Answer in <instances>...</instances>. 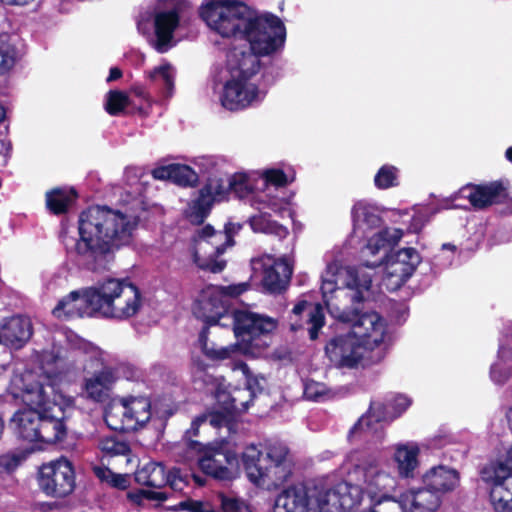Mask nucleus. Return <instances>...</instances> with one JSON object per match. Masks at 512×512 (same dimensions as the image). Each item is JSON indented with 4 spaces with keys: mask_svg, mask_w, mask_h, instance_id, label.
Returning a JSON list of instances; mask_svg holds the SVG:
<instances>
[{
    "mask_svg": "<svg viewBox=\"0 0 512 512\" xmlns=\"http://www.w3.org/2000/svg\"><path fill=\"white\" fill-rule=\"evenodd\" d=\"M5 117V109L0 105V121H2Z\"/></svg>",
    "mask_w": 512,
    "mask_h": 512,
    "instance_id": "nucleus-57",
    "label": "nucleus"
},
{
    "mask_svg": "<svg viewBox=\"0 0 512 512\" xmlns=\"http://www.w3.org/2000/svg\"><path fill=\"white\" fill-rule=\"evenodd\" d=\"M420 262L421 257L414 248L390 252L382 262V286L388 291H396L411 277Z\"/></svg>",
    "mask_w": 512,
    "mask_h": 512,
    "instance_id": "nucleus-17",
    "label": "nucleus"
},
{
    "mask_svg": "<svg viewBox=\"0 0 512 512\" xmlns=\"http://www.w3.org/2000/svg\"><path fill=\"white\" fill-rule=\"evenodd\" d=\"M344 481L332 484L316 480L283 490L275 500L274 512H350L361 503V488L340 465Z\"/></svg>",
    "mask_w": 512,
    "mask_h": 512,
    "instance_id": "nucleus-6",
    "label": "nucleus"
},
{
    "mask_svg": "<svg viewBox=\"0 0 512 512\" xmlns=\"http://www.w3.org/2000/svg\"><path fill=\"white\" fill-rule=\"evenodd\" d=\"M151 416V403L147 397L130 396L107 407L105 422L112 430L135 431L144 427Z\"/></svg>",
    "mask_w": 512,
    "mask_h": 512,
    "instance_id": "nucleus-13",
    "label": "nucleus"
},
{
    "mask_svg": "<svg viewBox=\"0 0 512 512\" xmlns=\"http://www.w3.org/2000/svg\"><path fill=\"white\" fill-rule=\"evenodd\" d=\"M41 412L42 409L37 406H29L28 409L15 413L12 418V425L18 437L29 442L37 440V429L41 420Z\"/></svg>",
    "mask_w": 512,
    "mask_h": 512,
    "instance_id": "nucleus-29",
    "label": "nucleus"
},
{
    "mask_svg": "<svg viewBox=\"0 0 512 512\" xmlns=\"http://www.w3.org/2000/svg\"><path fill=\"white\" fill-rule=\"evenodd\" d=\"M148 79L155 85L164 99L174 94L176 70L168 62H163L147 73Z\"/></svg>",
    "mask_w": 512,
    "mask_h": 512,
    "instance_id": "nucleus-34",
    "label": "nucleus"
},
{
    "mask_svg": "<svg viewBox=\"0 0 512 512\" xmlns=\"http://www.w3.org/2000/svg\"><path fill=\"white\" fill-rule=\"evenodd\" d=\"M242 463L248 479L265 490L277 489L292 473L289 450L279 442L269 443L263 451L254 445L246 447Z\"/></svg>",
    "mask_w": 512,
    "mask_h": 512,
    "instance_id": "nucleus-9",
    "label": "nucleus"
},
{
    "mask_svg": "<svg viewBox=\"0 0 512 512\" xmlns=\"http://www.w3.org/2000/svg\"><path fill=\"white\" fill-rule=\"evenodd\" d=\"M241 226L239 224H229L225 231H215L211 226L199 228L194 237L192 245V254L195 264L214 273L221 272L226 262L219 259L226 247L232 246V233L237 232Z\"/></svg>",
    "mask_w": 512,
    "mask_h": 512,
    "instance_id": "nucleus-12",
    "label": "nucleus"
},
{
    "mask_svg": "<svg viewBox=\"0 0 512 512\" xmlns=\"http://www.w3.org/2000/svg\"><path fill=\"white\" fill-rule=\"evenodd\" d=\"M200 16L220 36L246 42L227 54L230 79L220 97L222 106L237 111L260 103L266 95L260 58L273 56L283 48L286 29L281 19L235 0H205Z\"/></svg>",
    "mask_w": 512,
    "mask_h": 512,
    "instance_id": "nucleus-1",
    "label": "nucleus"
},
{
    "mask_svg": "<svg viewBox=\"0 0 512 512\" xmlns=\"http://www.w3.org/2000/svg\"><path fill=\"white\" fill-rule=\"evenodd\" d=\"M186 445L190 454L197 455L199 467L205 474L220 480H230L235 476L237 456L225 450L222 445H203L193 440H189Z\"/></svg>",
    "mask_w": 512,
    "mask_h": 512,
    "instance_id": "nucleus-15",
    "label": "nucleus"
},
{
    "mask_svg": "<svg viewBox=\"0 0 512 512\" xmlns=\"http://www.w3.org/2000/svg\"><path fill=\"white\" fill-rule=\"evenodd\" d=\"M76 197L73 189L58 188L46 194V205L54 214H60L67 210Z\"/></svg>",
    "mask_w": 512,
    "mask_h": 512,
    "instance_id": "nucleus-37",
    "label": "nucleus"
},
{
    "mask_svg": "<svg viewBox=\"0 0 512 512\" xmlns=\"http://www.w3.org/2000/svg\"><path fill=\"white\" fill-rule=\"evenodd\" d=\"M447 258H448V262H449V264H450V263H451V261H452V257H447Z\"/></svg>",
    "mask_w": 512,
    "mask_h": 512,
    "instance_id": "nucleus-60",
    "label": "nucleus"
},
{
    "mask_svg": "<svg viewBox=\"0 0 512 512\" xmlns=\"http://www.w3.org/2000/svg\"><path fill=\"white\" fill-rule=\"evenodd\" d=\"M249 288L246 282L229 286L210 285L204 288L194 307V313L209 325L232 326L238 343L217 347L209 343L208 330L204 328L198 337L202 352L210 359L224 360L237 351L252 357L260 356L270 345L269 334L277 327V320L247 309L229 311L227 297L241 295Z\"/></svg>",
    "mask_w": 512,
    "mask_h": 512,
    "instance_id": "nucleus-2",
    "label": "nucleus"
},
{
    "mask_svg": "<svg viewBox=\"0 0 512 512\" xmlns=\"http://www.w3.org/2000/svg\"><path fill=\"white\" fill-rule=\"evenodd\" d=\"M37 483L46 496L67 497L76 486L72 463L67 458L60 457L42 464L37 472Z\"/></svg>",
    "mask_w": 512,
    "mask_h": 512,
    "instance_id": "nucleus-16",
    "label": "nucleus"
},
{
    "mask_svg": "<svg viewBox=\"0 0 512 512\" xmlns=\"http://www.w3.org/2000/svg\"><path fill=\"white\" fill-rule=\"evenodd\" d=\"M180 5L174 0H165L159 3L154 17L156 39L154 48L159 53H165L175 44L173 33L179 25Z\"/></svg>",
    "mask_w": 512,
    "mask_h": 512,
    "instance_id": "nucleus-20",
    "label": "nucleus"
},
{
    "mask_svg": "<svg viewBox=\"0 0 512 512\" xmlns=\"http://www.w3.org/2000/svg\"><path fill=\"white\" fill-rule=\"evenodd\" d=\"M398 169L393 165H383L374 177L378 189H388L398 185Z\"/></svg>",
    "mask_w": 512,
    "mask_h": 512,
    "instance_id": "nucleus-40",
    "label": "nucleus"
},
{
    "mask_svg": "<svg viewBox=\"0 0 512 512\" xmlns=\"http://www.w3.org/2000/svg\"><path fill=\"white\" fill-rule=\"evenodd\" d=\"M36 0H0V2L8 5H17V6H25L29 5Z\"/></svg>",
    "mask_w": 512,
    "mask_h": 512,
    "instance_id": "nucleus-52",
    "label": "nucleus"
},
{
    "mask_svg": "<svg viewBox=\"0 0 512 512\" xmlns=\"http://www.w3.org/2000/svg\"><path fill=\"white\" fill-rule=\"evenodd\" d=\"M92 292H95V285L81 291H72L58 301L52 310L53 316L60 320H70L97 315L92 304Z\"/></svg>",
    "mask_w": 512,
    "mask_h": 512,
    "instance_id": "nucleus-23",
    "label": "nucleus"
},
{
    "mask_svg": "<svg viewBox=\"0 0 512 512\" xmlns=\"http://www.w3.org/2000/svg\"><path fill=\"white\" fill-rule=\"evenodd\" d=\"M412 403V400L403 394H398L389 403L391 412L386 411V407L380 402H373L368 413L362 416L358 422L351 428L348 437L353 438L360 431H369L373 429V423L392 420L406 411Z\"/></svg>",
    "mask_w": 512,
    "mask_h": 512,
    "instance_id": "nucleus-22",
    "label": "nucleus"
},
{
    "mask_svg": "<svg viewBox=\"0 0 512 512\" xmlns=\"http://www.w3.org/2000/svg\"><path fill=\"white\" fill-rule=\"evenodd\" d=\"M13 384L19 389L17 396L21 397L24 404L42 409L35 442L54 444L61 440L65 435V426L61 420L63 411L56 403L54 385L34 381L32 372L15 376Z\"/></svg>",
    "mask_w": 512,
    "mask_h": 512,
    "instance_id": "nucleus-8",
    "label": "nucleus"
},
{
    "mask_svg": "<svg viewBox=\"0 0 512 512\" xmlns=\"http://www.w3.org/2000/svg\"><path fill=\"white\" fill-rule=\"evenodd\" d=\"M294 178L292 172L270 168L260 172H237L228 181L230 191L239 199L247 201L254 209H269L281 216L290 210L293 194L287 190V186Z\"/></svg>",
    "mask_w": 512,
    "mask_h": 512,
    "instance_id": "nucleus-7",
    "label": "nucleus"
},
{
    "mask_svg": "<svg viewBox=\"0 0 512 512\" xmlns=\"http://www.w3.org/2000/svg\"><path fill=\"white\" fill-rule=\"evenodd\" d=\"M237 368L246 380V388L243 389L247 390L249 398H253L258 392L263 390L266 384L263 376L254 375L245 363H240Z\"/></svg>",
    "mask_w": 512,
    "mask_h": 512,
    "instance_id": "nucleus-41",
    "label": "nucleus"
},
{
    "mask_svg": "<svg viewBox=\"0 0 512 512\" xmlns=\"http://www.w3.org/2000/svg\"><path fill=\"white\" fill-rule=\"evenodd\" d=\"M368 268L343 266L339 261L329 263L321 276V292L330 314L349 324L353 335L374 353L370 359L380 361L386 353V321L377 312L360 313L353 308L369 295L372 273Z\"/></svg>",
    "mask_w": 512,
    "mask_h": 512,
    "instance_id": "nucleus-3",
    "label": "nucleus"
},
{
    "mask_svg": "<svg viewBox=\"0 0 512 512\" xmlns=\"http://www.w3.org/2000/svg\"><path fill=\"white\" fill-rule=\"evenodd\" d=\"M22 457L15 454L0 456V474L13 472L21 463Z\"/></svg>",
    "mask_w": 512,
    "mask_h": 512,
    "instance_id": "nucleus-45",
    "label": "nucleus"
},
{
    "mask_svg": "<svg viewBox=\"0 0 512 512\" xmlns=\"http://www.w3.org/2000/svg\"><path fill=\"white\" fill-rule=\"evenodd\" d=\"M343 469L373 502L369 512H436L440 495L428 488L411 489L398 498L393 493L398 478L389 471V463L365 451L353 450L346 454Z\"/></svg>",
    "mask_w": 512,
    "mask_h": 512,
    "instance_id": "nucleus-4",
    "label": "nucleus"
},
{
    "mask_svg": "<svg viewBox=\"0 0 512 512\" xmlns=\"http://www.w3.org/2000/svg\"><path fill=\"white\" fill-rule=\"evenodd\" d=\"M326 386L314 380H307L304 384V396L313 401H318L326 394Z\"/></svg>",
    "mask_w": 512,
    "mask_h": 512,
    "instance_id": "nucleus-43",
    "label": "nucleus"
},
{
    "mask_svg": "<svg viewBox=\"0 0 512 512\" xmlns=\"http://www.w3.org/2000/svg\"><path fill=\"white\" fill-rule=\"evenodd\" d=\"M512 375V327L501 339L497 361L491 367V378L501 384Z\"/></svg>",
    "mask_w": 512,
    "mask_h": 512,
    "instance_id": "nucleus-30",
    "label": "nucleus"
},
{
    "mask_svg": "<svg viewBox=\"0 0 512 512\" xmlns=\"http://www.w3.org/2000/svg\"><path fill=\"white\" fill-rule=\"evenodd\" d=\"M426 488L440 494L453 491L459 485V473L448 466L438 465L428 469L423 477Z\"/></svg>",
    "mask_w": 512,
    "mask_h": 512,
    "instance_id": "nucleus-28",
    "label": "nucleus"
},
{
    "mask_svg": "<svg viewBox=\"0 0 512 512\" xmlns=\"http://www.w3.org/2000/svg\"><path fill=\"white\" fill-rule=\"evenodd\" d=\"M507 212L512 214V201L509 204V209H508Z\"/></svg>",
    "mask_w": 512,
    "mask_h": 512,
    "instance_id": "nucleus-59",
    "label": "nucleus"
},
{
    "mask_svg": "<svg viewBox=\"0 0 512 512\" xmlns=\"http://www.w3.org/2000/svg\"><path fill=\"white\" fill-rule=\"evenodd\" d=\"M4 148H5V143L0 140V153L3 151Z\"/></svg>",
    "mask_w": 512,
    "mask_h": 512,
    "instance_id": "nucleus-58",
    "label": "nucleus"
},
{
    "mask_svg": "<svg viewBox=\"0 0 512 512\" xmlns=\"http://www.w3.org/2000/svg\"><path fill=\"white\" fill-rule=\"evenodd\" d=\"M117 378L118 375L113 368L104 367L100 372L85 380L84 390L87 397L101 401Z\"/></svg>",
    "mask_w": 512,
    "mask_h": 512,
    "instance_id": "nucleus-32",
    "label": "nucleus"
},
{
    "mask_svg": "<svg viewBox=\"0 0 512 512\" xmlns=\"http://www.w3.org/2000/svg\"><path fill=\"white\" fill-rule=\"evenodd\" d=\"M266 210L267 209L258 210L259 214H255L249 218L251 229L256 233L275 235L280 239L285 238L288 235L287 228L272 220Z\"/></svg>",
    "mask_w": 512,
    "mask_h": 512,
    "instance_id": "nucleus-36",
    "label": "nucleus"
},
{
    "mask_svg": "<svg viewBox=\"0 0 512 512\" xmlns=\"http://www.w3.org/2000/svg\"><path fill=\"white\" fill-rule=\"evenodd\" d=\"M424 222L422 220V216L421 215H417L413 218V222H412V225H411V229L414 231V232H418L421 230L422 226H423Z\"/></svg>",
    "mask_w": 512,
    "mask_h": 512,
    "instance_id": "nucleus-53",
    "label": "nucleus"
},
{
    "mask_svg": "<svg viewBox=\"0 0 512 512\" xmlns=\"http://www.w3.org/2000/svg\"><path fill=\"white\" fill-rule=\"evenodd\" d=\"M67 357L66 349L61 346L53 345L51 350L37 351L35 361L40 365V369L48 380L57 377L64 367V358Z\"/></svg>",
    "mask_w": 512,
    "mask_h": 512,
    "instance_id": "nucleus-33",
    "label": "nucleus"
},
{
    "mask_svg": "<svg viewBox=\"0 0 512 512\" xmlns=\"http://www.w3.org/2000/svg\"><path fill=\"white\" fill-rule=\"evenodd\" d=\"M392 460L400 478H412L419 467L421 447L417 442H399L391 446Z\"/></svg>",
    "mask_w": 512,
    "mask_h": 512,
    "instance_id": "nucleus-26",
    "label": "nucleus"
},
{
    "mask_svg": "<svg viewBox=\"0 0 512 512\" xmlns=\"http://www.w3.org/2000/svg\"><path fill=\"white\" fill-rule=\"evenodd\" d=\"M253 274H261L262 285L269 292L281 291L292 275V268L286 259H275L265 254L251 260Z\"/></svg>",
    "mask_w": 512,
    "mask_h": 512,
    "instance_id": "nucleus-19",
    "label": "nucleus"
},
{
    "mask_svg": "<svg viewBox=\"0 0 512 512\" xmlns=\"http://www.w3.org/2000/svg\"><path fill=\"white\" fill-rule=\"evenodd\" d=\"M221 162L222 160L215 156H203L197 159L196 165L199 166L203 172L209 173L215 170Z\"/></svg>",
    "mask_w": 512,
    "mask_h": 512,
    "instance_id": "nucleus-47",
    "label": "nucleus"
},
{
    "mask_svg": "<svg viewBox=\"0 0 512 512\" xmlns=\"http://www.w3.org/2000/svg\"><path fill=\"white\" fill-rule=\"evenodd\" d=\"M174 510H186L189 512H216L209 503L191 499L180 502L175 506Z\"/></svg>",
    "mask_w": 512,
    "mask_h": 512,
    "instance_id": "nucleus-44",
    "label": "nucleus"
},
{
    "mask_svg": "<svg viewBox=\"0 0 512 512\" xmlns=\"http://www.w3.org/2000/svg\"><path fill=\"white\" fill-rule=\"evenodd\" d=\"M353 236L367 238L366 250L371 255H376L381 250L396 245L402 238L403 232L398 228H379L381 218L376 207L365 202H358L352 209Z\"/></svg>",
    "mask_w": 512,
    "mask_h": 512,
    "instance_id": "nucleus-11",
    "label": "nucleus"
},
{
    "mask_svg": "<svg viewBox=\"0 0 512 512\" xmlns=\"http://www.w3.org/2000/svg\"><path fill=\"white\" fill-rule=\"evenodd\" d=\"M451 252L452 255L455 254L456 252V246L453 245V244H450V243H445L442 245V252L445 253V252Z\"/></svg>",
    "mask_w": 512,
    "mask_h": 512,
    "instance_id": "nucleus-55",
    "label": "nucleus"
},
{
    "mask_svg": "<svg viewBox=\"0 0 512 512\" xmlns=\"http://www.w3.org/2000/svg\"><path fill=\"white\" fill-rule=\"evenodd\" d=\"M13 64L12 57L0 49V73L10 68Z\"/></svg>",
    "mask_w": 512,
    "mask_h": 512,
    "instance_id": "nucleus-51",
    "label": "nucleus"
},
{
    "mask_svg": "<svg viewBox=\"0 0 512 512\" xmlns=\"http://www.w3.org/2000/svg\"><path fill=\"white\" fill-rule=\"evenodd\" d=\"M230 192L229 181L219 177H210L199 191V196L187 210V217L191 222L200 223L207 216L215 202L223 201Z\"/></svg>",
    "mask_w": 512,
    "mask_h": 512,
    "instance_id": "nucleus-21",
    "label": "nucleus"
},
{
    "mask_svg": "<svg viewBox=\"0 0 512 512\" xmlns=\"http://www.w3.org/2000/svg\"><path fill=\"white\" fill-rule=\"evenodd\" d=\"M32 336V323L27 317L15 316L0 322V343L7 347L19 349Z\"/></svg>",
    "mask_w": 512,
    "mask_h": 512,
    "instance_id": "nucleus-25",
    "label": "nucleus"
},
{
    "mask_svg": "<svg viewBox=\"0 0 512 512\" xmlns=\"http://www.w3.org/2000/svg\"><path fill=\"white\" fill-rule=\"evenodd\" d=\"M129 105V98L121 91H110L106 96L105 109L110 115H118Z\"/></svg>",
    "mask_w": 512,
    "mask_h": 512,
    "instance_id": "nucleus-42",
    "label": "nucleus"
},
{
    "mask_svg": "<svg viewBox=\"0 0 512 512\" xmlns=\"http://www.w3.org/2000/svg\"><path fill=\"white\" fill-rule=\"evenodd\" d=\"M136 479L143 485L157 488L168 484L173 490H182L186 485L179 469L173 468L166 474L164 466L158 462H149L142 466L136 472Z\"/></svg>",
    "mask_w": 512,
    "mask_h": 512,
    "instance_id": "nucleus-24",
    "label": "nucleus"
},
{
    "mask_svg": "<svg viewBox=\"0 0 512 512\" xmlns=\"http://www.w3.org/2000/svg\"><path fill=\"white\" fill-rule=\"evenodd\" d=\"M505 156L507 158V160H509L510 162H512V146L509 147L506 152H505Z\"/></svg>",
    "mask_w": 512,
    "mask_h": 512,
    "instance_id": "nucleus-56",
    "label": "nucleus"
},
{
    "mask_svg": "<svg viewBox=\"0 0 512 512\" xmlns=\"http://www.w3.org/2000/svg\"><path fill=\"white\" fill-rule=\"evenodd\" d=\"M508 197L506 190L498 183H491L484 186H466L460 189L457 198L468 199L470 204L478 209L494 203L504 201Z\"/></svg>",
    "mask_w": 512,
    "mask_h": 512,
    "instance_id": "nucleus-27",
    "label": "nucleus"
},
{
    "mask_svg": "<svg viewBox=\"0 0 512 512\" xmlns=\"http://www.w3.org/2000/svg\"><path fill=\"white\" fill-rule=\"evenodd\" d=\"M217 402L223 407L222 412H210L198 416L186 432V437L198 434L201 426H210L212 428L227 427L230 430L231 419L234 413H241L248 409L253 398H249V393L244 389H234L233 392H226L219 387L215 393Z\"/></svg>",
    "mask_w": 512,
    "mask_h": 512,
    "instance_id": "nucleus-14",
    "label": "nucleus"
},
{
    "mask_svg": "<svg viewBox=\"0 0 512 512\" xmlns=\"http://www.w3.org/2000/svg\"><path fill=\"white\" fill-rule=\"evenodd\" d=\"M122 75V72L120 69L114 67V68H111L110 69V74L107 78V81L110 82V81H114V80H117L121 77Z\"/></svg>",
    "mask_w": 512,
    "mask_h": 512,
    "instance_id": "nucleus-54",
    "label": "nucleus"
},
{
    "mask_svg": "<svg viewBox=\"0 0 512 512\" xmlns=\"http://www.w3.org/2000/svg\"><path fill=\"white\" fill-rule=\"evenodd\" d=\"M152 175L158 180H170L180 186H193L198 182L197 173L183 164H169L153 170Z\"/></svg>",
    "mask_w": 512,
    "mask_h": 512,
    "instance_id": "nucleus-31",
    "label": "nucleus"
},
{
    "mask_svg": "<svg viewBox=\"0 0 512 512\" xmlns=\"http://www.w3.org/2000/svg\"><path fill=\"white\" fill-rule=\"evenodd\" d=\"M137 218L106 206H91L78 220L79 240L76 254L87 264L130 243L137 227Z\"/></svg>",
    "mask_w": 512,
    "mask_h": 512,
    "instance_id": "nucleus-5",
    "label": "nucleus"
},
{
    "mask_svg": "<svg viewBox=\"0 0 512 512\" xmlns=\"http://www.w3.org/2000/svg\"><path fill=\"white\" fill-rule=\"evenodd\" d=\"M108 484L115 488L125 489L128 485V480L124 475L113 473L111 479L108 481Z\"/></svg>",
    "mask_w": 512,
    "mask_h": 512,
    "instance_id": "nucleus-48",
    "label": "nucleus"
},
{
    "mask_svg": "<svg viewBox=\"0 0 512 512\" xmlns=\"http://www.w3.org/2000/svg\"><path fill=\"white\" fill-rule=\"evenodd\" d=\"M141 494L150 500L165 501L167 499L165 493L160 491L142 490Z\"/></svg>",
    "mask_w": 512,
    "mask_h": 512,
    "instance_id": "nucleus-50",
    "label": "nucleus"
},
{
    "mask_svg": "<svg viewBox=\"0 0 512 512\" xmlns=\"http://www.w3.org/2000/svg\"><path fill=\"white\" fill-rule=\"evenodd\" d=\"M219 499L221 502V508L224 512H239L244 506V502L234 496H228L221 493L219 494Z\"/></svg>",
    "mask_w": 512,
    "mask_h": 512,
    "instance_id": "nucleus-46",
    "label": "nucleus"
},
{
    "mask_svg": "<svg viewBox=\"0 0 512 512\" xmlns=\"http://www.w3.org/2000/svg\"><path fill=\"white\" fill-rule=\"evenodd\" d=\"M294 315H301L306 312L308 315V323L311 325L309 328V336L311 340L318 337L319 330L324 326L325 317L323 308L320 304H311L307 301H299L293 308Z\"/></svg>",
    "mask_w": 512,
    "mask_h": 512,
    "instance_id": "nucleus-35",
    "label": "nucleus"
},
{
    "mask_svg": "<svg viewBox=\"0 0 512 512\" xmlns=\"http://www.w3.org/2000/svg\"><path fill=\"white\" fill-rule=\"evenodd\" d=\"M326 353L337 366L352 368L359 364L376 363L374 353L349 330L333 338L326 345Z\"/></svg>",
    "mask_w": 512,
    "mask_h": 512,
    "instance_id": "nucleus-18",
    "label": "nucleus"
},
{
    "mask_svg": "<svg viewBox=\"0 0 512 512\" xmlns=\"http://www.w3.org/2000/svg\"><path fill=\"white\" fill-rule=\"evenodd\" d=\"M92 293L94 313L104 318L126 320L135 316L143 305L140 290L134 284L117 278L97 282Z\"/></svg>",
    "mask_w": 512,
    "mask_h": 512,
    "instance_id": "nucleus-10",
    "label": "nucleus"
},
{
    "mask_svg": "<svg viewBox=\"0 0 512 512\" xmlns=\"http://www.w3.org/2000/svg\"><path fill=\"white\" fill-rule=\"evenodd\" d=\"M95 475L102 481L108 483L109 479H111L113 472L106 467H94Z\"/></svg>",
    "mask_w": 512,
    "mask_h": 512,
    "instance_id": "nucleus-49",
    "label": "nucleus"
},
{
    "mask_svg": "<svg viewBox=\"0 0 512 512\" xmlns=\"http://www.w3.org/2000/svg\"><path fill=\"white\" fill-rule=\"evenodd\" d=\"M98 447L108 456L126 455L129 452L128 444L114 435L101 437Z\"/></svg>",
    "mask_w": 512,
    "mask_h": 512,
    "instance_id": "nucleus-38",
    "label": "nucleus"
},
{
    "mask_svg": "<svg viewBox=\"0 0 512 512\" xmlns=\"http://www.w3.org/2000/svg\"><path fill=\"white\" fill-rule=\"evenodd\" d=\"M65 337L67 345L71 349L79 351L91 359L100 360L101 351L90 342H87L73 333H67Z\"/></svg>",
    "mask_w": 512,
    "mask_h": 512,
    "instance_id": "nucleus-39",
    "label": "nucleus"
}]
</instances>
